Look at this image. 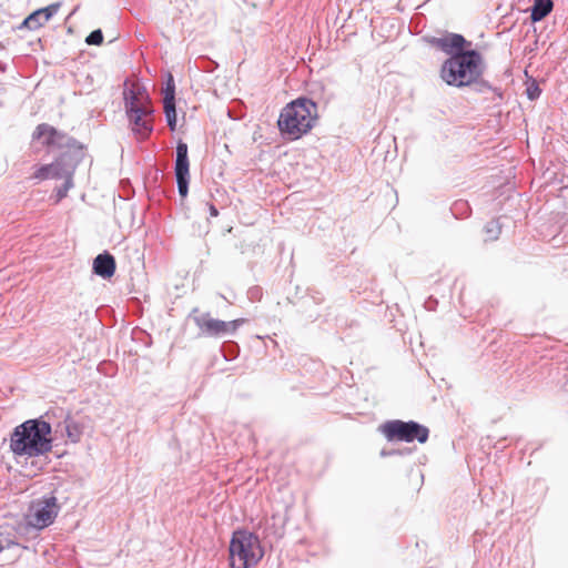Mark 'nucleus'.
Returning a JSON list of instances; mask_svg holds the SVG:
<instances>
[{
    "mask_svg": "<svg viewBox=\"0 0 568 568\" xmlns=\"http://www.w3.org/2000/svg\"><path fill=\"white\" fill-rule=\"evenodd\" d=\"M485 63L481 54L474 49L456 52L444 61L440 78L450 87L463 88L474 85L479 93L491 90V85L483 79Z\"/></svg>",
    "mask_w": 568,
    "mask_h": 568,
    "instance_id": "obj_1",
    "label": "nucleus"
},
{
    "mask_svg": "<svg viewBox=\"0 0 568 568\" xmlns=\"http://www.w3.org/2000/svg\"><path fill=\"white\" fill-rule=\"evenodd\" d=\"M50 423L29 419L18 425L10 435V449L14 456L38 457L52 449Z\"/></svg>",
    "mask_w": 568,
    "mask_h": 568,
    "instance_id": "obj_2",
    "label": "nucleus"
},
{
    "mask_svg": "<svg viewBox=\"0 0 568 568\" xmlns=\"http://www.w3.org/2000/svg\"><path fill=\"white\" fill-rule=\"evenodd\" d=\"M316 120L317 104L308 98H298L282 109L277 126L284 136L297 140L315 125Z\"/></svg>",
    "mask_w": 568,
    "mask_h": 568,
    "instance_id": "obj_3",
    "label": "nucleus"
},
{
    "mask_svg": "<svg viewBox=\"0 0 568 568\" xmlns=\"http://www.w3.org/2000/svg\"><path fill=\"white\" fill-rule=\"evenodd\" d=\"M124 108L132 132L144 140L153 131V108L144 89L124 91Z\"/></svg>",
    "mask_w": 568,
    "mask_h": 568,
    "instance_id": "obj_4",
    "label": "nucleus"
},
{
    "mask_svg": "<svg viewBox=\"0 0 568 568\" xmlns=\"http://www.w3.org/2000/svg\"><path fill=\"white\" fill-rule=\"evenodd\" d=\"M264 556V549L257 535L247 529L233 531L229 546L230 568H252Z\"/></svg>",
    "mask_w": 568,
    "mask_h": 568,
    "instance_id": "obj_5",
    "label": "nucleus"
},
{
    "mask_svg": "<svg viewBox=\"0 0 568 568\" xmlns=\"http://www.w3.org/2000/svg\"><path fill=\"white\" fill-rule=\"evenodd\" d=\"M381 430L389 442L400 440L412 443L417 440L418 443L424 444L427 442L429 436V429L414 420H388L381 426Z\"/></svg>",
    "mask_w": 568,
    "mask_h": 568,
    "instance_id": "obj_6",
    "label": "nucleus"
},
{
    "mask_svg": "<svg viewBox=\"0 0 568 568\" xmlns=\"http://www.w3.org/2000/svg\"><path fill=\"white\" fill-rule=\"evenodd\" d=\"M190 317L200 329V335L206 337L221 338L226 335H233L245 322L244 318H237L230 322L213 318L210 313L199 314L197 308H193Z\"/></svg>",
    "mask_w": 568,
    "mask_h": 568,
    "instance_id": "obj_7",
    "label": "nucleus"
},
{
    "mask_svg": "<svg viewBox=\"0 0 568 568\" xmlns=\"http://www.w3.org/2000/svg\"><path fill=\"white\" fill-rule=\"evenodd\" d=\"M33 140H40L43 145L50 149H69L80 145V143L68 134L58 131L48 123L37 125L32 133Z\"/></svg>",
    "mask_w": 568,
    "mask_h": 568,
    "instance_id": "obj_8",
    "label": "nucleus"
},
{
    "mask_svg": "<svg viewBox=\"0 0 568 568\" xmlns=\"http://www.w3.org/2000/svg\"><path fill=\"white\" fill-rule=\"evenodd\" d=\"M84 156L83 146L80 144L71 150H65L50 165L52 168L51 179H69L73 178L77 166Z\"/></svg>",
    "mask_w": 568,
    "mask_h": 568,
    "instance_id": "obj_9",
    "label": "nucleus"
},
{
    "mask_svg": "<svg viewBox=\"0 0 568 568\" xmlns=\"http://www.w3.org/2000/svg\"><path fill=\"white\" fill-rule=\"evenodd\" d=\"M190 162L187 156V144L183 141H179L176 144V159H175V178L178 184V191L181 197H185L189 192L190 182Z\"/></svg>",
    "mask_w": 568,
    "mask_h": 568,
    "instance_id": "obj_10",
    "label": "nucleus"
},
{
    "mask_svg": "<svg viewBox=\"0 0 568 568\" xmlns=\"http://www.w3.org/2000/svg\"><path fill=\"white\" fill-rule=\"evenodd\" d=\"M58 515L55 497L45 498L39 504L32 514L31 524L37 528H44L51 525Z\"/></svg>",
    "mask_w": 568,
    "mask_h": 568,
    "instance_id": "obj_11",
    "label": "nucleus"
},
{
    "mask_svg": "<svg viewBox=\"0 0 568 568\" xmlns=\"http://www.w3.org/2000/svg\"><path fill=\"white\" fill-rule=\"evenodd\" d=\"M430 43L449 57L456 52L467 51L465 47L470 45V43L462 34L458 33H447L440 38H433Z\"/></svg>",
    "mask_w": 568,
    "mask_h": 568,
    "instance_id": "obj_12",
    "label": "nucleus"
},
{
    "mask_svg": "<svg viewBox=\"0 0 568 568\" xmlns=\"http://www.w3.org/2000/svg\"><path fill=\"white\" fill-rule=\"evenodd\" d=\"M61 7L60 2L51 3L45 8L38 9L30 13L21 23L20 29L27 28L29 30H37L44 26L54 14L58 13Z\"/></svg>",
    "mask_w": 568,
    "mask_h": 568,
    "instance_id": "obj_13",
    "label": "nucleus"
},
{
    "mask_svg": "<svg viewBox=\"0 0 568 568\" xmlns=\"http://www.w3.org/2000/svg\"><path fill=\"white\" fill-rule=\"evenodd\" d=\"M115 258L109 252L99 254L93 261V272L102 278H110L115 272Z\"/></svg>",
    "mask_w": 568,
    "mask_h": 568,
    "instance_id": "obj_14",
    "label": "nucleus"
},
{
    "mask_svg": "<svg viewBox=\"0 0 568 568\" xmlns=\"http://www.w3.org/2000/svg\"><path fill=\"white\" fill-rule=\"evenodd\" d=\"M554 8L552 0H534V4L530 9V19L532 22L541 21L546 18Z\"/></svg>",
    "mask_w": 568,
    "mask_h": 568,
    "instance_id": "obj_15",
    "label": "nucleus"
},
{
    "mask_svg": "<svg viewBox=\"0 0 568 568\" xmlns=\"http://www.w3.org/2000/svg\"><path fill=\"white\" fill-rule=\"evenodd\" d=\"M18 537L13 527L1 526L0 527V552L9 549L13 546H18Z\"/></svg>",
    "mask_w": 568,
    "mask_h": 568,
    "instance_id": "obj_16",
    "label": "nucleus"
},
{
    "mask_svg": "<svg viewBox=\"0 0 568 568\" xmlns=\"http://www.w3.org/2000/svg\"><path fill=\"white\" fill-rule=\"evenodd\" d=\"M165 120L169 129L173 132L176 129V109L175 101L173 102H163Z\"/></svg>",
    "mask_w": 568,
    "mask_h": 568,
    "instance_id": "obj_17",
    "label": "nucleus"
},
{
    "mask_svg": "<svg viewBox=\"0 0 568 568\" xmlns=\"http://www.w3.org/2000/svg\"><path fill=\"white\" fill-rule=\"evenodd\" d=\"M175 101V83L173 75L171 73L168 74V80L164 88V98L163 102H173Z\"/></svg>",
    "mask_w": 568,
    "mask_h": 568,
    "instance_id": "obj_18",
    "label": "nucleus"
},
{
    "mask_svg": "<svg viewBox=\"0 0 568 568\" xmlns=\"http://www.w3.org/2000/svg\"><path fill=\"white\" fill-rule=\"evenodd\" d=\"M500 231H501V226H500L498 220H493L485 225V233L487 234L488 240L498 239Z\"/></svg>",
    "mask_w": 568,
    "mask_h": 568,
    "instance_id": "obj_19",
    "label": "nucleus"
},
{
    "mask_svg": "<svg viewBox=\"0 0 568 568\" xmlns=\"http://www.w3.org/2000/svg\"><path fill=\"white\" fill-rule=\"evenodd\" d=\"M67 434L72 443H78L81 438L82 432L77 423L69 422L67 423Z\"/></svg>",
    "mask_w": 568,
    "mask_h": 568,
    "instance_id": "obj_20",
    "label": "nucleus"
},
{
    "mask_svg": "<svg viewBox=\"0 0 568 568\" xmlns=\"http://www.w3.org/2000/svg\"><path fill=\"white\" fill-rule=\"evenodd\" d=\"M73 187V178L64 179L63 183L57 187V200L55 202H60L62 199H64L70 191V189Z\"/></svg>",
    "mask_w": 568,
    "mask_h": 568,
    "instance_id": "obj_21",
    "label": "nucleus"
},
{
    "mask_svg": "<svg viewBox=\"0 0 568 568\" xmlns=\"http://www.w3.org/2000/svg\"><path fill=\"white\" fill-rule=\"evenodd\" d=\"M90 45H100L103 42V33L100 29L93 30L85 39Z\"/></svg>",
    "mask_w": 568,
    "mask_h": 568,
    "instance_id": "obj_22",
    "label": "nucleus"
},
{
    "mask_svg": "<svg viewBox=\"0 0 568 568\" xmlns=\"http://www.w3.org/2000/svg\"><path fill=\"white\" fill-rule=\"evenodd\" d=\"M51 172H52V168H51L50 164L41 165L34 172L33 178L37 179V180H45V179H49V178L51 179Z\"/></svg>",
    "mask_w": 568,
    "mask_h": 568,
    "instance_id": "obj_23",
    "label": "nucleus"
},
{
    "mask_svg": "<svg viewBox=\"0 0 568 568\" xmlns=\"http://www.w3.org/2000/svg\"><path fill=\"white\" fill-rule=\"evenodd\" d=\"M541 94V90L539 85L536 82H532L530 85L527 87V97L529 100H536Z\"/></svg>",
    "mask_w": 568,
    "mask_h": 568,
    "instance_id": "obj_24",
    "label": "nucleus"
},
{
    "mask_svg": "<svg viewBox=\"0 0 568 568\" xmlns=\"http://www.w3.org/2000/svg\"><path fill=\"white\" fill-rule=\"evenodd\" d=\"M468 210V204L465 201H457L452 206L453 214H457L459 212H466Z\"/></svg>",
    "mask_w": 568,
    "mask_h": 568,
    "instance_id": "obj_25",
    "label": "nucleus"
},
{
    "mask_svg": "<svg viewBox=\"0 0 568 568\" xmlns=\"http://www.w3.org/2000/svg\"><path fill=\"white\" fill-rule=\"evenodd\" d=\"M210 215L216 217L219 215L217 209L213 204H209Z\"/></svg>",
    "mask_w": 568,
    "mask_h": 568,
    "instance_id": "obj_26",
    "label": "nucleus"
},
{
    "mask_svg": "<svg viewBox=\"0 0 568 568\" xmlns=\"http://www.w3.org/2000/svg\"><path fill=\"white\" fill-rule=\"evenodd\" d=\"M396 454H402V452H399V450H390V452H386L385 449H383V450L381 452V455H382L383 457H385V456H392V455H396Z\"/></svg>",
    "mask_w": 568,
    "mask_h": 568,
    "instance_id": "obj_27",
    "label": "nucleus"
},
{
    "mask_svg": "<svg viewBox=\"0 0 568 568\" xmlns=\"http://www.w3.org/2000/svg\"><path fill=\"white\" fill-rule=\"evenodd\" d=\"M229 347H230V353H233L237 348V345L233 342H230Z\"/></svg>",
    "mask_w": 568,
    "mask_h": 568,
    "instance_id": "obj_28",
    "label": "nucleus"
}]
</instances>
